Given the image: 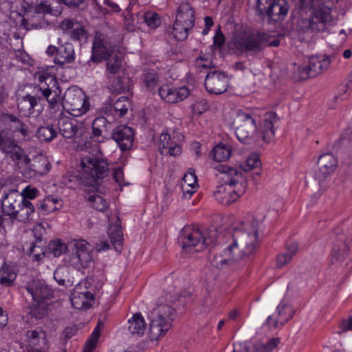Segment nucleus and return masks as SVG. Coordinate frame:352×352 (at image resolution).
Returning a JSON list of instances; mask_svg holds the SVG:
<instances>
[{
	"label": "nucleus",
	"instance_id": "obj_1",
	"mask_svg": "<svg viewBox=\"0 0 352 352\" xmlns=\"http://www.w3.org/2000/svg\"><path fill=\"white\" fill-rule=\"evenodd\" d=\"M260 221L252 219L244 223V230L236 229L232 234V242L223 252L215 256L212 265L217 268L232 265L244 257L252 254L258 245L257 235Z\"/></svg>",
	"mask_w": 352,
	"mask_h": 352
},
{
	"label": "nucleus",
	"instance_id": "obj_2",
	"mask_svg": "<svg viewBox=\"0 0 352 352\" xmlns=\"http://www.w3.org/2000/svg\"><path fill=\"white\" fill-rule=\"evenodd\" d=\"M214 169L221 175L220 179L223 182L214 192L215 199L223 205L235 202L247 189V181L243 173L225 164H219Z\"/></svg>",
	"mask_w": 352,
	"mask_h": 352
},
{
	"label": "nucleus",
	"instance_id": "obj_3",
	"mask_svg": "<svg viewBox=\"0 0 352 352\" xmlns=\"http://www.w3.org/2000/svg\"><path fill=\"white\" fill-rule=\"evenodd\" d=\"M232 43L241 52L255 56L261 53L267 46H278L280 41L278 39L272 41V37L267 34L246 28L235 32Z\"/></svg>",
	"mask_w": 352,
	"mask_h": 352
},
{
	"label": "nucleus",
	"instance_id": "obj_4",
	"mask_svg": "<svg viewBox=\"0 0 352 352\" xmlns=\"http://www.w3.org/2000/svg\"><path fill=\"white\" fill-rule=\"evenodd\" d=\"M257 116L251 109H237L233 112L229 123L241 143L251 144L257 142L259 133L257 130Z\"/></svg>",
	"mask_w": 352,
	"mask_h": 352
},
{
	"label": "nucleus",
	"instance_id": "obj_5",
	"mask_svg": "<svg viewBox=\"0 0 352 352\" xmlns=\"http://www.w3.org/2000/svg\"><path fill=\"white\" fill-rule=\"evenodd\" d=\"M215 230H201L198 226H185L179 237V243L183 249L201 252L216 241Z\"/></svg>",
	"mask_w": 352,
	"mask_h": 352
},
{
	"label": "nucleus",
	"instance_id": "obj_6",
	"mask_svg": "<svg viewBox=\"0 0 352 352\" xmlns=\"http://www.w3.org/2000/svg\"><path fill=\"white\" fill-rule=\"evenodd\" d=\"M25 289L32 296L34 303L32 309V316L38 319L48 314L53 298V290L44 280L33 279L25 285Z\"/></svg>",
	"mask_w": 352,
	"mask_h": 352
},
{
	"label": "nucleus",
	"instance_id": "obj_7",
	"mask_svg": "<svg viewBox=\"0 0 352 352\" xmlns=\"http://www.w3.org/2000/svg\"><path fill=\"white\" fill-rule=\"evenodd\" d=\"M176 316L175 309L168 304L157 305L151 311L148 336L151 340L164 336Z\"/></svg>",
	"mask_w": 352,
	"mask_h": 352
},
{
	"label": "nucleus",
	"instance_id": "obj_8",
	"mask_svg": "<svg viewBox=\"0 0 352 352\" xmlns=\"http://www.w3.org/2000/svg\"><path fill=\"white\" fill-rule=\"evenodd\" d=\"M63 106L71 116L78 117L89 109V102L81 89L69 88L65 92Z\"/></svg>",
	"mask_w": 352,
	"mask_h": 352
},
{
	"label": "nucleus",
	"instance_id": "obj_9",
	"mask_svg": "<svg viewBox=\"0 0 352 352\" xmlns=\"http://www.w3.org/2000/svg\"><path fill=\"white\" fill-rule=\"evenodd\" d=\"M327 3L315 8L309 19L302 20L305 31L323 32L331 25L333 19L331 8Z\"/></svg>",
	"mask_w": 352,
	"mask_h": 352
},
{
	"label": "nucleus",
	"instance_id": "obj_10",
	"mask_svg": "<svg viewBox=\"0 0 352 352\" xmlns=\"http://www.w3.org/2000/svg\"><path fill=\"white\" fill-rule=\"evenodd\" d=\"M256 10L261 16H268L270 21H283L288 12L285 0H257Z\"/></svg>",
	"mask_w": 352,
	"mask_h": 352
},
{
	"label": "nucleus",
	"instance_id": "obj_11",
	"mask_svg": "<svg viewBox=\"0 0 352 352\" xmlns=\"http://www.w3.org/2000/svg\"><path fill=\"white\" fill-rule=\"evenodd\" d=\"M114 50V46L109 36L96 32L92 44L91 56L87 61L89 66L91 63H99L107 60Z\"/></svg>",
	"mask_w": 352,
	"mask_h": 352
},
{
	"label": "nucleus",
	"instance_id": "obj_12",
	"mask_svg": "<svg viewBox=\"0 0 352 352\" xmlns=\"http://www.w3.org/2000/svg\"><path fill=\"white\" fill-rule=\"evenodd\" d=\"M330 65V59L325 55L311 56L308 63L300 66L295 72V78L298 80H305L309 78H314L327 69Z\"/></svg>",
	"mask_w": 352,
	"mask_h": 352
},
{
	"label": "nucleus",
	"instance_id": "obj_13",
	"mask_svg": "<svg viewBox=\"0 0 352 352\" xmlns=\"http://www.w3.org/2000/svg\"><path fill=\"white\" fill-rule=\"evenodd\" d=\"M0 149L18 163L28 164L30 160L14 138L3 130L0 131Z\"/></svg>",
	"mask_w": 352,
	"mask_h": 352
},
{
	"label": "nucleus",
	"instance_id": "obj_14",
	"mask_svg": "<svg viewBox=\"0 0 352 352\" xmlns=\"http://www.w3.org/2000/svg\"><path fill=\"white\" fill-rule=\"evenodd\" d=\"M82 171L94 180L105 177L109 170L105 159L99 157H85L81 160Z\"/></svg>",
	"mask_w": 352,
	"mask_h": 352
},
{
	"label": "nucleus",
	"instance_id": "obj_15",
	"mask_svg": "<svg viewBox=\"0 0 352 352\" xmlns=\"http://www.w3.org/2000/svg\"><path fill=\"white\" fill-rule=\"evenodd\" d=\"M70 245L74 251L72 259L77 261L76 267L78 269L89 267L93 261L90 245L82 239L74 240Z\"/></svg>",
	"mask_w": 352,
	"mask_h": 352
},
{
	"label": "nucleus",
	"instance_id": "obj_16",
	"mask_svg": "<svg viewBox=\"0 0 352 352\" xmlns=\"http://www.w3.org/2000/svg\"><path fill=\"white\" fill-rule=\"evenodd\" d=\"M204 86L211 94H221L228 89V79L221 72H210L206 76Z\"/></svg>",
	"mask_w": 352,
	"mask_h": 352
},
{
	"label": "nucleus",
	"instance_id": "obj_17",
	"mask_svg": "<svg viewBox=\"0 0 352 352\" xmlns=\"http://www.w3.org/2000/svg\"><path fill=\"white\" fill-rule=\"evenodd\" d=\"M317 165L318 169L314 176L316 179L322 182L334 172L338 165V159L331 153H324L318 158Z\"/></svg>",
	"mask_w": 352,
	"mask_h": 352
},
{
	"label": "nucleus",
	"instance_id": "obj_18",
	"mask_svg": "<svg viewBox=\"0 0 352 352\" xmlns=\"http://www.w3.org/2000/svg\"><path fill=\"white\" fill-rule=\"evenodd\" d=\"M46 14H49V10L47 1L44 0L26 12L27 18L22 20V24L25 23L33 28H41L45 23L43 16Z\"/></svg>",
	"mask_w": 352,
	"mask_h": 352
},
{
	"label": "nucleus",
	"instance_id": "obj_19",
	"mask_svg": "<svg viewBox=\"0 0 352 352\" xmlns=\"http://www.w3.org/2000/svg\"><path fill=\"white\" fill-rule=\"evenodd\" d=\"M134 130L127 125H120L116 127L110 137L118 144L122 151L129 150L133 144Z\"/></svg>",
	"mask_w": 352,
	"mask_h": 352
},
{
	"label": "nucleus",
	"instance_id": "obj_20",
	"mask_svg": "<svg viewBox=\"0 0 352 352\" xmlns=\"http://www.w3.org/2000/svg\"><path fill=\"white\" fill-rule=\"evenodd\" d=\"M293 307L285 301H281L276 308V313L268 316L267 324L270 327L278 328L287 322L293 316Z\"/></svg>",
	"mask_w": 352,
	"mask_h": 352
},
{
	"label": "nucleus",
	"instance_id": "obj_21",
	"mask_svg": "<svg viewBox=\"0 0 352 352\" xmlns=\"http://www.w3.org/2000/svg\"><path fill=\"white\" fill-rule=\"evenodd\" d=\"M158 94L165 102L173 104L185 100L189 96L190 90L186 86L175 88L165 84L159 88Z\"/></svg>",
	"mask_w": 352,
	"mask_h": 352
},
{
	"label": "nucleus",
	"instance_id": "obj_22",
	"mask_svg": "<svg viewBox=\"0 0 352 352\" xmlns=\"http://www.w3.org/2000/svg\"><path fill=\"white\" fill-rule=\"evenodd\" d=\"M111 122L104 116L96 118L91 124L92 133L91 138L98 143L104 142L111 135Z\"/></svg>",
	"mask_w": 352,
	"mask_h": 352
},
{
	"label": "nucleus",
	"instance_id": "obj_23",
	"mask_svg": "<svg viewBox=\"0 0 352 352\" xmlns=\"http://www.w3.org/2000/svg\"><path fill=\"white\" fill-rule=\"evenodd\" d=\"M60 26L64 32L69 34L72 39L84 43L87 41L88 32L76 20L65 19Z\"/></svg>",
	"mask_w": 352,
	"mask_h": 352
},
{
	"label": "nucleus",
	"instance_id": "obj_24",
	"mask_svg": "<svg viewBox=\"0 0 352 352\" xmlns=\"http://www.w3.org/2000/svg\"><path fill=\"white\" fill-rule=\"evenodd\" d=\"M23 197L17 190L11 189L8 192L4 191L1 199V204L3 214L10 217L14 208L18 204H22Z\"/></svg>",
	"mask_w": 352,
	"mask_h": 352
},
{
	"label": "nucleus",
	"instance_id": "obj_25",
	"mask_svg": "<svg viewBox=\"0 0 352 352\" xmlns=\"http://www.w3.org/2000/svg\"><path fill=\"white\" fill-rule=\"evenodd\" d=\"M58 126L59 133L65 138H72L78 133H82L85 131L82 123L78 124L76 120L67 117L60 118Z\"/></svg>",
	"mask_w": 352,
	"mask_h": 352
},
{
	"label": "nucleus",
	"instance_id": "obj_26",
	"mask_svg": "<svg viewBox=\"0 0 352 352\" xmlns=\"http://www.w3.org/2000/svg\"><path fill=\"white\" fill-rule=\"evenodd\" d=\"M159 151L162 155L175 157L182 153V147L171 140L168 133H162L160 136Z\"/></svg>",
	"mask_w": 352,
	"mask_h": 352
},
{
	"label": "nucleus",
	"instance_id": "obj_27",
	"mask_svg": "<svg viewBox=\"0 0 352 352\" xmlns=\"http://www.w3.org/2000/svg\"><path fill=\"white\" fill-rule=\"evenodd\" d=\"M76 58L74 47L70 43H65L59 46L58 54L54 57V62L56 65H64L72 63Z\"/></svg>",
	"mask_w": 352,
	"mask_h": 352
},
{
	"label": "nucleus",
	"instance_id": "obj_28",
	"mask_svg": "<svg viewBox=\"0 0 352 352\" xmlns=\"http://www.w3.org/2000/svg\"><path fill=\"white\" fill-rule=\"evenodd\" d=\"M278 120V118L274 112H270L265 115L262 129V138L264 142L269 143L274 140L275 135L274 124Z\"/></svg>",
	"mask_w": 352,
	"mask_h": 352
},
{
	"label": "nucleus",
	"instance_id": "obj_29",
	"mask_svg": "<svg viewBox=\"0 0 352 352\" xmlns=\"http://www.w3.org/2000/svg\"><path fill=\"white\" fill-rule=\"evenodd\" d=\"M63 206L61 199L52 195L45 197L37 204V210L43 215H47Z\"/></svg>",
	"mask_w": 352,
	"mask_h": 352
},
{
	"label": "nucleus",
	"instance_id": "obj_30",
	"mask_svg": "<svg viewBox=\"0 0 352 352\" xmlns=\"http://www.w3.org/2000/svg\"><path fill=\"white\" fill-rule=\"evenodd\" d=\"M146 328V323L140 313L133 314L132 318L128 320V330L133 336H142Z\"/></svg>",
	"mask_w": 352,
	"mask_h": 352
},
{
	"label": "nucleus",
	"instance_id": "obj_31",
	"mask_svg": "<svg viewBox=\"0 0 352 352\" xmlns=\"http://www.w3.org/2000/svg\"><path fill=\"white\" fill-rule=\"evenodd\" d=\"M4 120L9 124V129L13 133H19L23 137L29 135L30 133L27 126L16 116L6 113Z\"/></svg>",
	"mask_w": 352,
	"mask_h": 352
},
{
	"label": "nucleus",
	"instance_id": "obj_32",
	"mask_svg": "<svg viewBox=\"0 0 352 352\" xmlns=\"http://www.w3.org/2000/svg\"><path fill=\"white\" fill-rule=\"evenodd\" d=\"M93 298V294L87 291L78 292L76 289L72 294L70 300L72 306L77 309H87L89 306V300Z\"/></svg>",
	"mask_w": 352,
	"mask_h": 352
},
{
	"label": "nucleus",
	"instance_id": "obj_33",
	"mask_svg": "<svg viewBox=\"0 0 352 352\" xmlns=\"http://www.w3.org/2000/svg\"><path fill=\"white\" fill-rule=\"evenodd\" d=\"M108 234L111 244L118 252H121L122 248L123 234L120 226V221L118 219L115 224L109 225Z\"/></svg>",
	"mask_w": 352,
	"mask_h": 352
},
{
	"label": "nucleus",
	"instance_id": "obj_34",
	"mask_svg": "<svg viewBox=\"0 0 352 352\" xmlns=\"http://www.w3.org/2000/svg\"><path fill=\"white\" fill-rule=\"evenodd\" d=\"M176 20L179 22L187 23V26L192 25L195 23V11L190 6V3H186V4L178 5Z\"/></svg>",
	"mask_w": 352,
	"mask_h": 352
},
{
	"label": "nucleus",
	"instance_id": "obj_35",
	"mask_svg": "<svg viewBox=\"0 0 352 352\" xmlns=\"http://www.w3.org/2000/svg\"><path fill=\"white\" fill-rule=\"evenodd\" d=\"M111 81V89L113 92L122 93L129 91L132 87L131 78L125 75L118 76L115 78L108 76Z\"/></svg>",
	"mask_w": 352,
	"mask_h": 352
},
{
	"label": "nucleus",
	"instance_id": "obj_36",
	"mask_svg": "<svg viewBox=\"0 0 352 352\" xmlns=\"http://www.w3.org/2000/svg\"><path fill=\"white\" fill-rule=\"evenodd\" d=\"M30 105L31 116H39L43 111V99L40 96L38 87H34L30 92Z\"/></svg>",
	"mask_w": 352,
	"mask_h": 352
},
{
	"label": "nucleus",
	"instance_id": "obj_37",
	"mask_svg": "<svg viewBox=\"0 0 352 352\" xmlns=\"http://www.w3.org/2000/svg\"><path fill=\"white\" fill-rule=\"evenodd\" d=\"M142 80L146 89L154 93L159 85V75L154 69L145 70L142 74Z\"/></svg>",
	"mask_w": 352,
	"mask_h": 352
},
{
	"label": "nucleus",
	"instance_id": "obj_38",
	"mask_svg": "<svg viewBox=\"0 0 352 352\" xmlns=\"http://www.w3.org/2000/svg\"><path fill=\"white\" fill-rule=\"evenodd\" d=\"M41 98L43 99V107L47 101L51 108H54L60 100L58 94L56 91H52L49 87L37 86Z\"/></svg>",
	"mask_w": 352,
	"mask_h": 352
},
{
	"label": "nucleus",
	"instance_id": "obj_39",
	"mask_svg": "<svg viewBox=\"0 0 352 352\" xmlns=\"http://www.w3.org/2000/svg\"><path fill=\"white\" fill-rule=\"evenodd\" d=\"M25 341L30 346H36L40 344L41 341L45 342L46 333L41 328L28 330L25 334Z\"/></svg>",
	"mask_w": 352,
	"mask_h": 352
},
{
	"label": "nucleus",
	"instance_id": "obj_40",
	"mask_svg": "<svg viewBox=\"0 0 352 352\" xmlns=\"http://www.w3.org/2000/svg\"><path fill=\"white\" fill-rule=\"evenodd\" d=\"M232 153L231 146L228 144L220 143L212 151L213 158L217 162H223L228 160Z\"/></svg>",
	"mask_w": 352,
	"mask_h": 352
},
{
	"label": "nucleus",
	"instance_id": "obj_41",
	"mask_svg": "<svg viewBox=\"0 0 352 352\" xmlns=\"http://www.w3.org/2000/svg\"><path fill=\"white\" fill-rule=\"evenodd\" d=\"M349 248L344 236L340 237L333 244L331 252L332 261H337L342 258L348 251Z\"/></svg>",
	"mask_w": 352,
	"mask_h": 352
},
{
	"label": "nucleus",
	"instance_id": "obj_42",
	"mask_svg": "<svg viewBox=\"0 0 352 352\" xmlns=\"http://www.w3.org/2000/svg\"><path fill=\"white\" fill-rule=\"evenodd\" d=\"M186 25V23L179 22L175 19L172 34L177 41L185 40L188 37L189 30L193 28L192 25L187 26Z\"/></svg>",
	"mask_w": 352,
	"mask_h": 352
},
{
	"label": "nucleus",
	"instance_id": "obj_43",
	"mask_svg": "<svg viewBox=\"0 0 352 352\" xmlns=\"http://www.w3.org/2000/svg\"><path fill=\"white\" fill-rule=\"evenodd\" d=\"M34 212V206L29 200H25L20 212L16 213V219L15 221L23 223L30 221L32 219V215Z\"/></svg>",
	"mask_w": 352,
	"mask_h": 352
},
{
	"label": "nucleus",
	"instance_id": "obj_44",
	"mask_svg": "<svg viewBox=\"0 0 352 352\" xmlns=\"http://www.w3.org/2000/svg\"><path fill=\"white\" fill-rule=\"evenodd\" d=\"M113 111H115L119 117H122L127 113L131 106V102L128 97L121 96L116 100L113 98Z\"/></svg>",
	"mask_w": 352,
	"mask_h": 352
},
{
	"label": "nucleus",
	"instance_id": "obj_45",
	"mask_svg": "<svg viewBox=\"0 0 352 352\" xmlns=\"http://www.w3.org/2000/svg\"><path fill=\"white\" fill-rule=\"evenodd\" d=\"M67 249V245L60 240H53L47 245V254L54 257H58L65 253Z\"/></svg>",
	"mask_w": 352,
	"mask_h": 352
},
{
	"label": "nucleus",
	"instance_id": "obj_46",
	"mask_svg": "<svg viewBox=\"0 0 352 352\" xmlns=\"http://www.w3.org/2000/svg\"><path fill=\"white\" fill-rule=\"evenodd\" d=\"M45 243L32 242L27 254L36 261H41L45 254Z\"/></svg>",
	"mask_w": 352,
	"mask_h": 352
},
{
	"label": "nucleus",
	"instance_id": "obj_47",
	"mask_svg": "<svg viewBox=\"0 0 352 352\" xmlns=\"http://www.w3.org/2000/svg\"><path fill=\"white\" fill-rule=\"evenodd\" d=\"M30 93L25 95H18L16 96L17 109L24 116H31L30 105Z\"/></svg>",
	"mask_w": 352,
	"mask_h": 352
},
{
	"label": "nucleus",
	"instance_id": "obj_48",
	"mask_svg": "<svg viewBox=\"0 0 352 352\" xmlns=\"http://www.w3.org/2000/svg\"><path fill=\"white\" fill-rule=\"evenodd\" d=\"M15 278L14 272L6 265L5 261L2 260V265L0 267V285H10Z\"/></svg>",
	"mask_w": 352,
	"mask_h": 352
},
{
	"label": "nucleus",
	"instance_id": "obj_49",
	"mask_svg": "<svg viewBox=\"0 0 352 352\" xmlns=\"http://www.w3.org/2000/svg\"><path fill=\"white\" fill-rule=\"evenodd\" d=\"M36 135L41 141L50 142L56 137L57 132L52 126H41L37 129Z\"/></svg>",
	"mask_w": 352,
	"mask_h": 352
},
{
	"label": "nucleus",
	"instance_id": "obj_50",
	"mask_svg": "<svg viewBox=\"0 0 352 352\" xmlns=\"http://www.w3.org/2000/svg\"><path fill=\"white\" fill-rule=\"evenodd\" d=\"M261 162L259 157L256 153H252L245 162L241 164V168L245 172H249L253 169H256V174H258Z\"/></svg>",
	"mask_w": 352,
	"mask_h": 352
},
{
	"label": "nucleus",
	"instance_id": "obj_51",
	"mask_svg": "<svg viewBox=\"0 0 352 352\" xmlns=\"http://www.w3.org/2000/svg\"><path fill=\"white\" fill-rule=\"evenodd\" d=\"M49 163L47 160L43 157L36 159L30 164V168L35 174L42 175L50 170Z\"/></svg>",
	"mask_w": 352,
	"mask_h": 352
},
{
	"label": "nucleus",
	"instance_id": "obj_52",
	"mask_svg": "<svg viewBox=\"0 0 352 352\" xmlns=\"http://www.w3.org/2000/svg\"><path fill=\"white\" fill-rule=\"evenodd\" d=\"M87 201L91 206L100 212L105 211L109 207V203L101 195L93 194L87 197Z\"/></svg>",
	"mask_w": 352,
	"mask_h": 352
},
{
	"label": "nucleus",
	"instance_id": "obj_53",
	"mask_svg": "<svg viewBox=\"0 0 352 352\" xmlns=\"http://www.w3.org/2000/svg\"><path fill=\"white\" fill-rule=\"evenodd\" d=\"M107 72L109 74H116L120 72L122 67V60L118 56L108 58L106 63Z\"/></svg>",
	"mask_w": 352,
	"mask_h": 352
},
{
	"label": "nucleus",
	"instance_id": "obj_54",
	"mask_svg": "<svg viewBox=\"0 0 352 352\" xmlns=\"http://www.w3.org/2000/svg\"><path fill=\"white\" fill-rule=\"evenodd\" d=\"M191 109L194 115H200L210 109V104L206 99L199 98L191 104Z\"/></svg>",
	"mask_w": 352,
	"mask_h": 352
},
{
	"label": "nucleus",
	"instance_id": "obj_55",
	"mask_svg": "<svg viewBox=\"0 0 352 352\" xmlns=\"http://www.w3.org/2000/svg\"><path fill=\"white\" fill-rule=\"evenodd\" d=\"M142 16L146 25L153 29L157 28L160 24V19L157 13L146 12Z\"/></svg>",
	"mask_w": 352,
	"mask_h": 352
},
{
	"label": "nucleus",
	"instance_id": "obj_56",
	"mask_svg": "<svg viewBox=\"0 0 352 352\" xmlns=\"http://www.w3.org/2000/svg\"><path fill=\"white\" fill-rule=\"evenodd\" d=\"M100 337L99 324L94 329L91 338L87 341L85 347L82 352H92L95 349L98 340Z\"/></svg>",
	"mask_w": 352,
	"mask_h": 352
},
{
	"label": "nucleus",
	"instance_id": "obj_57",
	"mask_svg": "<svg viewBox=\"0 0 352 352\" xmlns=\"http://www.w3.org/2000/svg\"><path fill=\"white\" fill-rule=\"evenodd\" d=\"M184 184L182 185L186 186V188L189 187H192V188H197V178L195 175V170L192 169H190L188 173H186L183 177Z\"/></svg>",
	"mask_w": 352,
	"mask_h": 352
},
{
	"label": "nucleus",
	"instance_id": "obj_58",
	"mask_svg": "<svg viewBox=\"0 0 352 352\" xmlns=\"http://www.w3.org/2000/svg\"><path fill=\"white\" fill-rule=\"evenodd\" d=\"M49 14L54 16H58L62 13L63 7L59 0H46Z\"/></svg>",
	"mask_w": 352,
	"mask_h": 352
},
{
	"label": "nucleus",
	"instance_id": "obj_59",
	"mask_svg": "<svg viewBox=\"0 0 352 352\" xmlns=\"http://www.w3.org/2000/svg\"><path fill=\"white\" fill-rule=\"evenodd\" d=\"M35 241L34 243H45L44 240V235L46 233V230L42 224L36 225L32 230Z\"/></svg>",
	"mask_w": 352,
	"mask_h": 352
},
{
	"label": "nucleus",
	"instance_id": "obj_60",
	"mask_svg": "<svg viewBox=\"0 0 352 352\" xmlns=\"http://www.w3.org/2000/svg\"><path fill=\"white\" fill-rule=\"evenodd\" d=\"M280 343V339L273 338L266 344L260 345L257 349V352H271Z\"/></svg>",
	"mask_w": 352,
	"mask_h": 352
},
{
	"label": "nucleus",
	"instance_id": "obj_61",
	"mask_svg": "<svg viewBox=\"0 0 352 352\" xmlns=\"http://www.w3.org/2000/svg\"><path fill=\"white\" fill-rule=\"evenodd\" d=\"M20 194L25 200L34 199L38 197L39 195V190L36 188L29 185L26 186Z\"/></svg>",
	"mask_w": 352,
	"mask_h": 352
},
{
	"label": "nucleus",
	"instance_id": "obj_62",
	"mask_svg": "<svg viewBox=\"0 0 352 352\" xmlns=\"http://www.w3.org/2000/svg\"><path fill=\"white\" fill-rule=\"evenodd\" d=\"M292 258L289 254H287L285 252H283L277 256L276 258V267L277 268H283L286 265L289 264Z\"/></svg>",
	"mask_w": 352,
	"mask_h": 352
},
{
	"label": "nucleus",
	"instance_id": "obj_63",
	"mask_svg": "<svg viewBox=\"0 0 352 352\" xmlns=\"http://www.w3.org/2000/svg\"><path fill=\"white\" fill-rule=\"evenodd\" d=\"M78 331L76 325L67 327L63 331L62 338L65 342L70 340L73 336H76Z\"/></svg>",
	"mask_w": 352,
	"mask_h": 352
},
{
	"label": "nucleus",
	"instance_id": "obj_64",
	"mask_svg": "<svg viewBox=\"0 0 352 352\" xmlns=\"http://www.w3.org/2000/svg\"><path fill=\"white\" fill-rule=\"evenodd\" d=\"M9 91L5 82L0 78V105L3 104L8 100Z\"/></svg>",
	"mask_w": 352,
	"mask_h": 352
}]
</instances>
